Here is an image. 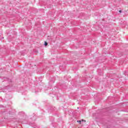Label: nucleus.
I'll return each mask as SVG.
<instances>
[{
	"mask_svg": "<svg viewBox=\"0 0 128 128\" xmlns=\"http://www.w3.org/2000/svg\"><path fill=\"white\" fill-rule=\"evenodd\" d=\"M4 80H8V82H12V80L9 79L8 78H6V77L3 78Z\"/></svg>",
	"mask_w": 128,
	"mask_h": 128,
	"instance_id": "nucleus-1",
	"label": "nucleus"
},
{
	"mask_svg": "<svg viewBox=\"0 0 128 128\" xmlns=\"http://www.w3.org/2000/svg\"><path fill=\"white\" fill-rule=\"evenodd\" d=\"M82 122H84V120H77V122H78L80 124H82Z\"/></svg>",
	"mask_w": 128,
	"mask_h": 128,
	"instance_id": "nucleus-2",
	"label": "nucleus"
},
{
	"mask_svg": "<svg viewBox=\"0 0 128 128\" xmlns=\"http://www.w3.org/2000/svg\"><path fill=\"white\" fill-rule=\"evenodd\" d=\"M44 45L45 46H48V43L46 42H44Z\"/></svg>",
	"mask_w": 128,
	"mask_h": 128,
	"instance_id": "nucleus-3",
	"label": "nucleus"
},
{
	"mask_svg": "<svg viewBox=\"0 0 128 128\" xmlns=\"http://www.w3.org/2000/svg\"><path fill=\"white\" fill-rule=\"evenodd\" d=\"M119 12H120V13L122 12V10H120Z\"/></svg>",
	"mask_w": 128,
	"mask_h": 128,
	"instance_id": "nucleus-4",
	"label": "nucleus"
}]
</instances>
